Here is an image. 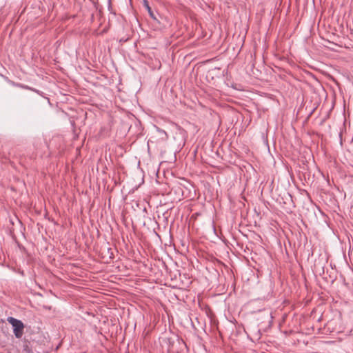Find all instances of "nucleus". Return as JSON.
I'll list each match as a JSON object with an SVG mask.
<instances>
[{
	"instance_id": "5",
	"label": "nucleus",
	"mask_w": 353,
	"mask_h": 353,
	"mask_svg": "<svg viewBox=\"0 0 353 353\" xmlns=\"http://www.w3.org/2000/svg\"><path fill=\"white\" fill-rule=\"evenodd\" d=\"M24 353H34L32 349H30L28 345H25L23 348Z\"/></svg>"
},
{
	"instance_id": "8",
	"label": "nucleus",
	"mask_w": 353,
	"mask_h": 353,
	"mask_svg": "<svg viewBox=\"0 0 353 353\" xmlns=\"http://www.w3.org/2000/svg\"><path fill=\"white\" fill-rule=\"evenodd\" d=\"M177 128H178L179 130L181 132V134L185 133V131L183 128H181L180 126L177 125Z\"/></svg>"
},
{
	"instance_id": "6",
	"label": "nucleus",
	"mask_w": 353,
	"mask_h": 353,
	"mask_svg": "<svg viewBox=\"0 0 353 353\" xmlns=\"http://www.w3.org/2000/svg\"><path fill=\"white\" fill-rule=\"evenodd\" d=\"M32 92L37 93V94H39V95H40V96H41L43 97H44V93L42 91H41V90H37L36 88H33L32 89Z\"/></svg>"
},
{
	"instance_id": "4",
	"label": "nucleus",
	"mask_w": 353,
	"mask_h": 353,
	"mask_svg": "<svg viewBox=\"0 0 353 353\" xmlns=\"http://www.w3.org/2000/svg\"><path fill=\"white\" fill-rule=\"evenodd\" d=\"M17 85L23 89H26V90H31V91H32V89L34 88L30 87L29 85H23V84H21V83H18V84H17Z\"/></svg>"
},
{
	"instance_id": "1",
	"label": "nucleus",
	"mask_w": 353,
	"mask_h": 353,
	"mask_svg": "<svg viewBox=\"0 0 353 353\" xmlns=\"http://www.w3.org/2000/svg\"><path fill=\"white\" fill-rule=\"evenodd\" d=\"M8 322L12 325L13 327V333L16 338L20 339L23 334L24 325L21 320L14 317L9 316L7 319Z\"/></svg>"
},
{
	"instance_id": "3",
	"label": "nucleus",
	"mask_w": 353,
	"mask_h": 353,
	"mask_svg": "<svg viewBox=\"0 0 353 353\" xmlns=\"http://www.w3.org/2000/svg\"><path fill=\"white\" fill-rule=\"evenodd\" d=\"M143 3H144V6L145 7V8L147 9L148 13H149V15L150 17L154 19V21H157L158 22H159L157 18V16L156 14L154 13V12L152 10L151 8L150 7L149 4H148V2L147 1V0H143Z\"/></svg>"
},
{
	"instance_id": "7",
	"label": "nucleus",
	"mask_w": 353,
	"mask_h": 353,
	"mask_svg": "<svg viewBox=\"0 0 353 353\" xmlns=\"http://www.w3.org/2000/svg\"><path fill=\"white\" fill-rule=\"evenodd\" d=\"M158 132L160 133V134H163L165 135L166 138H168V134L166 133V132L164 130H162V129H159L158 128Z\"/></svg>"
},
{
	"instance_id": "2",
	"label": "nucleus",
	"mask_w": 353,
	"mask_h": 353,
	"mask_svg": "<svg viewBox=\"0 0 353 353\" xmlns=\"http://www.w3.org/2000/svg\"><path fill=\"white\" fill-rule=\"evenodd\" d=\"M273 317L272 312L269 310H263L260 311V316L257 318V320L260 321V324H264L265 327H271L272 324Z\"/></svg>"
}]
</instances>
